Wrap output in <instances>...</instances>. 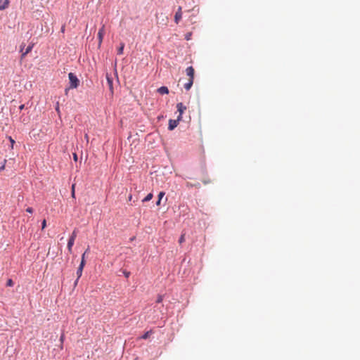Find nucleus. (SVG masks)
I'll return each instance as SVG.
<instances>
[{
    "mask_svg": "<svg viewBox=\"0 0 360 360\" xmlns=\"http://www.w3.org/2000/svg\"><path fill=\"white\" fill-rule=\"evenodd\" d=\"M106 79H107V83L109 86V89L110 90H112V83H113V80H112V78L111 77V76L109 75V74H106Z\"/></svg>",
    "mask_w": 360,
    "mask_h": 360,
    "instance_id": "f8f14e48",
    "label": "nucleus"
},
{
    "mask_svg": "<svg viewBox=\"0 0 360 360\" xmlns=\"http://www.w3.org/2000/svg\"><path fill=\"white\" fill-rule=\"evenodd\" d=\"M162 300H163V296H162V295H159L158 296V298H157L156 302H158V303H160V302H162Z\"/></svg>",
    "mask_w": 360,
    "mask_h": 360,
    "instance_id": "b1692460",
    "label": "nucleus"
},
{
    "mask_svg": "<svg viewBox=\"0 0 360 360\" xmlns=\"http://www.w3.org/2000/svg\"><path fill=\"white\" fill-rule=\"evenodd\" d=\"M210 180H208V181H207V180H204V181H203V183H204L205 184H208V183H210Z\"/></svg>",
    "mask_w": 360,
    "mask_h": 360,
    "instance_id": "e433bc0d",
    "label": "nucleus"
},
{
    "mask_svg": "<svg viewBox=\"0 0 360 360\" xmlns=\"http://www.w3.org/2000/svg\"><path fill=\"white\" fill-rule=\"evenodd\" d=\"M8 139L11 143V148H13V145L15 144V141H14V139H13V138L11 136H8Z\"/></svg>",
    "mask_w": 360,
    "mask_h": 360,
    "instance_id": "5701e85b",
    "label": "nucleus"
},
{
    "mask_svg": "<svg viewBox=\"0 0 360 360\" xmlns=\"http://www.w3.org/2000/svg\"><path fill=\"white\" fill-rule=\"evenodd\" d=\"M157 91L162 95L168 94L169 89L166 86H162L158 89Z\"/></svg>",
    "mask_w": 360,
    "mask_h": 360,
    "instance_id": "1a4fd4ad",
    "label": "nucleus"
},
{
    "mask_svg": "<svg viewBox=\"0 0 360 360\" xmlns=\"http://www.w3.org/2000/svg\"><path fill=\"white\" fill-rule=\"evenodd\" d=\"M70 89H71V88H70V86H68V88H65V94H66V95L68 94V91H69Z\"/></svg>",
    "mask_w": 360,
    "mask_h": 360,
    "instance_id": "f704fd0d",
    "label": "nucleus"
},
{
    "mask_svg": "<svg viewBox=\"0 0 360 360\" xmlns=\"http://www.w3.org/2000/svg\"><path fill=\"white\" fill-rule=\"evenodd\" d=\"M33 44H29L27 48L25 49V51H23L22 46H20V51L22 52L21 56L22 58L25 57L27 53H29L33 49Z\"/></svg>",
    "mask_w": 360,
    "mask_h": 360,
    "instance_id": "39448f33",
    "label": "nucleus"
},
{
    "mask_svg": "<svg viewBox=\"0 0 360 360\" xmlns=\"http://www.w3.org/2000/svg\"><path fill=\"white\" fill-rule=\"evenodd\" d=\"M165 192H163V191H160V192L159 193V194H158V200L156 201V203H155L157 206L160 205L162 198H163V196L165 195Z\"/></svg>",
    "mask_w": 360,
    "mask_h": 360,
    "instance_id": "2eb2a0df",
    "label": "nucleus"
},
{
    "mask_svg": "<svg viewBox=\"0 0 360 360\" xmlns=\"http://www.w3.org/2000/svg\"><path fill=\"white\" fill-rule=\"evenodd\" d=\"M75 184H73L71 186V191H75Z\"/></svg>",
    "mask_w": 360,
    "mask_h": 360,
    "instance_id": "c9c22d12",
    "label": "nucleus"
},
{
    "mask_svg": "<svg viewBox=\"0 0 360 360\" xmlns=\"http://www.w3.org/2000/svg\"><path fill=\"white\" fill-rule=\"evenodd\" d=\"M89 248H88L85 250V252L82 254L80 263H82V262H83V264H86L85 255H86V253L87 252H89Z\"/></svg>",
    "mask_w": 360,
    "mask_h": 360,
    "instance_id": "a211bd4d",
    "label": "nucleus"
},
{
    "mask_svg": "<svg viewBox=\"0 0 360 360\" xmlns=\"http://www.w3.org/2000/svg\"><path fill=\"white\" fill-rule=\"evenodd\" d=\"M56 110L58 112H60V108H59V103H56Z\"/></svg>",
    "mask_w": 360,
    "mask_h": 360,
    "instance_id": "473e14b6",
    "label": "nucleus"
},
{
    "mask_svg": "<svg viewBox=\"0 0 360 360\" xmlns=\"http://www.w3.org/2000/svg\"><path fill=\"white\" fill-rule=\"evenodd\" d=\"M153 333V330L145 332L141 337V338L146 340Z\"/></svg>",
    "mask_w": 360,
    "mask_h": 360,
    "instance_id": "4468645a",
    "label": "nucleus"
},
{
    "mask_svg": "<svg viewBox=\"0 0 360 360\" xmlns=\"http://www.w3.org/2000/svg\"><path fill=\"white\" fill-rule=\"evenodd\" d=\"M176 108H177V111L179 112V115L178 117H181V119L182 120V115H183L184 111L186 110V106L184 105L182 103H178L176 104Z\"/></svg>",
    "mask_w": 360,
    "mask_h": 360,
    "instance_id": "20e7f679",
    "label": "nucleus"
},
{
    "mask_svg": "<svg viewBox=\"0 0 360 360\" xmlns=\"http://www.w3.org/2000/svg\"><path fill=\"white\" fill-rule=\"evenodd\" d=\"M193 84V80L188 79V82L184 84V89L186 91H189L191 89Z\"/></svg>",
    "mask_w": 360,
    "mask_h": 360,
    "instance_id": "ddd939ff",
    "label": "nucleus"
},
{
    "mask_svg": "<svg viewBox=\"0 0 360 360\" xmlns=\"http://www.w3.org/2000/svg\"><path fill=\"white\" fill-rule=\"evenodd\" d=\"M75 240H74L73 238H69V239L68 240L67 248L70 252H72V246L74 245Z\"/></svg>",
    "mask_w": 360,
    "mask_h": 360,
    "instance_id": "9b49d317",
    "label": "nucleus"
},
{
    "mask_svg": "<svg viewBox=\"0 0 360 360\" xmlns=\"http://www.w3.org/2000/svg\"><path fill=\"white\" fill-rule=\"evenodd\" d=\"M86 264H83L82 263H80L77 269V271H76V274H77V276H78V278H80L81 276H82V272H83V269H84V267L85 266Z\"/></svg>",
    "mask_w": 360,
    "mask_h": 360,
    "instance_id": "6e6552de",
    "label": "nucleus"
},
{
    "mask_svg": "<svg viewBox=\"0 0 360 360\" xmlns=\"http://www.w3.org/2000/svg\"><path fill=\"white\" fill-rule=\"evenodd\" d=\"M163 117V116H158V120H160Z\"/></svg>",
    "mask_w": 360,
    "mask_h": 360,
    "instance_id": "4c0bfd02",
    "label": "nucleus"
},
{
    "mask_svg": "<svg viewBox=\"0 0 360 360\" xmlns=\"http://www.w3.org/2000/svg\"><path fill=\"white\" fill-rule=\"evenodd\" d=\"M153 194L152 193H150L142 200V202H148L153 198Z\"/></svg>",
    "mask_w": 360,
    "mask_h": 360,
    "instance_id": "f3484780",
    "label": "nucleus"
},
{
    "mask_svg": "<svg viewBox=\"0 0 360 360\" xmlns=\"http://www.w3.org/2000/svg\"><path fill=\"white\" fill-rule=\"evenodd\" d=\"M46 226V221L44 219L41 222V229H44Z\"/></svg>",
    "mask_w": 360,
    "mask_h": 360,
    "instance_id": "c85d7f7f",
    "label": "nucleus"
},
{
    "mask_svg": "<svg viewBox=\"0 0 360 360\" xmlns=\"http://www.w3.org/2000/svg\"><path fill=\"white\" fill-rule=\"evenodd\" d=\"M76 237H77V232H76V230H75V231L72 233V234H71V236H70V238H74V240H75Z\"/></svg>",
    "mask_w": 360,
    "mask_h": 360,
    "instance_id": "cd10ccee",
    "label": "nucleus"
},
{
    "mask_svg": "<svg viewBox=\"0 0 360 360\" xmlns=\"http://www.w3.org/2000/svg\"><path fill=\"white\" fill-rule=\"evenodd\" d=\"M26 212H28V213H30V214H32L33 212H34V210L32 207H28L27 209H26Z\"/></svg>",
    "mask_w": 360,
    "mask_h": 360,
    "instance_id": "bb28decb",
    "label": "nucleus"
},
{
    "mask_svg": "<svg viewBox=\"0 0 360 360\" xmlns=\"http://www.w3.org/2000/svg\"><path fill=\"white\" fill-rule=\"evenodd\" d=\"M184 240H185L184 235V234H182V235H181V236H180V237H179V243L180 244H181L182 243H184Z\"/></svg>",
    "mask_w": 360,
    "mask_h": 360,
    "instance_id": "393cba45",
    "label": "nucleus"
},
{
    "mask_svg": "<svg viewBox=\"0 0 360 360\" xmlns=\"http://www.w3.org/2000/svg\"><path fill=\"white\" fill-rule=\"evenodd\" d=\"M120 271L122 272L123 275L126 278H129V276L131 274V273L129 271H127L126 269H121Z\"/></svg>",
    "mask_w": 360,
    "mask_h": 360,
    "instance_id": "6ab92c4d",
    "label": "nucleus"
},
{
    "mask_svg": "<svg viewBox=\"0 0 360 360\" xmlns=\"http://www.w3.org/2000/svg\"><path fill=\"white\" fill-rule=\"evenodd\" d=\"M182 17V13H181V7L179 6L178 8L177 11L176 12L174 15V22L178 24L179 20L181 19Z\"/></svg>",
    "mask_w": 360,
    "mask_h": 360,
    "instance_id": "0eeeda50",
    "label": "nucleus"
},
{
    "mask_svg": "<svg viewBox=\"0 0 360 360\" xmlns=\"http://www.w3.org/2000/svg\"><path fill=\"white\" fill-rule=\"evenodd\" d=\"M180 121H181V117H177L176 120L170 119L168 123V130L173 131L178 126Z\"/></svg>",
    "mask_w": 360,
    "mask_h": 360,
    "instance_id": "f03ea898",
    "label": "nucleus"
},
{
    "mask_svg": "<svg viewBox=\"0 0 360 360\" xmlns=\"http://www.w3.org/2000/svg\"><path fill=\"white\" fill-rule=\"evenodd\" d=\"M72 156H73V160L75 162H77L78 160V157H77V155L76 153H74L72 154Z\"/></svg>",
    "mask_w": 360,
    "mask_h": 360,
    "instance_id": "c756f323",
    "label": "nucleus"
},
{
    "mask_svg": "<svg viewBox=\"0 0 360 360\" xmlns=\"http://www.w3.org/2000/svg\"><path fill=\"white\" fill-rule=\"evenodd\" d=\"M9 4V0H0V11L5 10Z\"/></svg>",
    "mask_w": 360,
    "mask_h": 360,
    "instance_id": "9d476101",
    "label": "nucleus"
},
{
    "mask_svg": "<svg viewBox=\"0 0 360 360\" xmlns=\"http://www.w3.org/2000/svg\"><path fill=\"white\" fill-rule=\"evenodd\" d=\"M14 285V282L11 278L8 279L6 282V286L12 287Z\"/></svg>",
    "mask_w": 360,
    "mask_h": 360,
    "instance_id": "aec40b11",
    "label": "nucleus"
},
{
    "mask_svg": "<svg viewBox=\"0 0 360 360\" xmlns=\"http://www.w3.org/2000/svg\"><path fill=\"white\" fill-rule=\"evenodd\" d=\"M124 42H121L120 44V46L118 47L117 49V54L118 55H122L123 54V51H124Z\"/></svg>",
    "mask_w": 360,
    "mask_h": 360,
    "instance_id": "dca6fc26",
    "label": "nucleus"
},
{
    "mask_svg": "<svg viewBox=\"0 0 360 360\" xmlns=\"http://www.w3.org/2000/svg\"><path fill=\"white\" fill-rule=\"evenodd\" d=\"M104 34H105V26L103 25L99 29L98 34H97V37H98V46H101V43L103 41Z\"/></svg>",
    "mask_w": 360,
    "mask_h": 360,
    "instance_id": "7ed1b4c3",
    "label": "nucleus"
},
{
    "mask_svg": "<svg viewBox=\"0 0 360 360\" xmlns=\"http://www.w3.org/2000/svg\"><path fill=\"white\" fill-rule=\"evenodd\" d=\"M25 104H22L18 107V108L20 110H22L25 108Z\"/></svg>",
    "mask_w": 360,
    "mask_h": 360,
    "instance_id": "72a5a7b5",
    "label": "nucleus"
},
{
    "mask_svg": "<svg viewBox=\"0 0 360 360\" xmlns=\"http://www.w3.org/2000/svg\"><path fill=\"white\" fill-rule=\"evenodd\" d=\"M131 198H132V196H131V195H130L129 197V200H131Z\"/></svg>",
    "mask_w": 360,
    "mask_h": 360,
    "instance_id": "58836bf2",
    "label": "nucleus"
},
{
    "mask_svg": "<svg viewBox=\"0 0 360 360\" xmlns=\"http://www.w3.org/2000/svg\"><path fill=\"white\" fill-rule=\"evenodd\" d=\"M71 196L72 198H74L75 200L76 199V197H75V191H71Z\"/></svg>",
    "mask_w": 360,
    "mask_h": 360,
    "instance_id": "2f4dec72",
    "label": "nucleus"
},
{
    "mask_svg": "<svg viewBox=\"0 0 360 360\" xmlns=\"http://www.w3.org/2000/svg\"><path fill=\"white\" fill-rule=\"evenodd\" d=\"M68 79L70 88L77 89L79 86L80 81L75 73L70 72L68 74Z\"/></svg>",
    "mask_w": 360,
    "mask_h": 360,
    "instance_id": "f257e3e1",
    "label": "nucleus"
},
{
    "mask_svg": "<svg viewBox=\"0 0 360 360\" xmlns=\"http://www.w3.org/2000/svg\"><path fill=\"white\" fill-rule=\"evenodd\" d=\"M65 340V335L63 333L61 334L60 337V348L63 349V341Z\"/></svg>",
    "mask_w": 360,
    "mask_h": 360,
    "instance_id": "412c9836",
    "label": "nucleus"
},
{
    "mask_svg": "<svg viewBox=\"0 0 360 360\" xmlns=\"http://www.w3.org/2000/svg\"><path fill=\"white\" fill-rule=\"evenodd\" d=\"M191 36H192V33L191 32L186 33V35H185V39L186 41H189L191 39Z\"/></svg>",
    "mask_w": 360,
    "mask_h": 360,
    "instance_id": "4be33fe9",
    "label": "nucleus"
},
{
    "mask_svg": "<svg viewBox=\"0 0 360 360\" xmlns=\"http://www.w3.org/2000/svg\"><path fill=\"white\" fill-rule=\"evenodd\" d=\"M79 278H78V276H77V278H76V280L75 281L74 284H73V285H74V287H75V288L77 285L78 282H79Z\"/></svg>",
    "mask_w": 360,
    "mask_h": 360,
    "instance_id": "7c9ffc66",
    "label": "nucleus"
},
{
    "mask_svg": "<svg viewBox=\"0 0 360 360\" xmlns=\"http://www.w3.org/2000/svg\"><path fill=\"white\" fill-rule=\"evenodd\" d=\"M186 75L189 77V79L194 80L195 70L192 66H189L186 69Z\"/></svg>",
    "mask_w": 360,
    "mask_h": 360,
    "instance_id": "423d86ee",
    "label": "nucleus"
},
{
    "mask_svg": "<svg viewBox=\"0 0 360 360\" xmlns=\"http://www.w3.org/2000/svg\"><path fill=\"white\" fill-rule=\"evenodd\" d=\"M6 163V160H4V162L0 166V171H2L5 169Z\"/></svg>",
    "mask_w": 360,
    "mask_h": 360,
    "instance_id": "a878e982",
    "label": "nucleus"
}]
</instances>
